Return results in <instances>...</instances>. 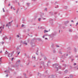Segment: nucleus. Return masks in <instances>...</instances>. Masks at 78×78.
<instances>
[{"label": "nucleus", "instance_id": "f704fd0d", "mask_svg": "<svg viewBox=\"0 0 78 78\" xmlns=\"http://www.w3.org/2000/svg\"><path fill=\"white\" fill-rule=\"evenodd\" d=\"M0 64H1V63H0Z\"/></svg>", "mask_w": 78, "mask_h": 78}, {"label": "nucleus", "instance_id": "473e14b6", "mask_svg": "<svg viewBox=\"0 0 78 78\" xmlns=\"http://www.w3.org/2000/svg\"><path fill=\"white\" fill-rule=\"evenodd\" d=\"M44 19H44L45 20V19Z\"/></svg>", "mask_w": 78, "mask_h": 78}, {"label": "nucleus", "instance_id": "b1692460", "mask_svg": "<svg viewBox=\"0 0 78 78\" xmlns=\"http://www.w3.org/2000/svg\"><path fill=\"white\" fill-rule=\"evenodd\" d=\"M12 6L11 7V9H12Z\"/></svg>", "mask_w": 78, "mask_h": 78}, {"label": "nucleus", "instance_id": "9d476101", "mask_svg": "<svg viewBox=\"0 0 78 78\" xmlns=\"http://www.w3.org/2000/svg\"><path fill=\"white\" fill-rule=\"evenodd\" d=\"M0 61L2 62V58H0Z\"/></svg>", "mask_w": 78, "mask_h": 78}, {"label": "nucleus", "instance_id": "dca6fc26", "mask_svg": "<svg viewBox=\"0 0 78 78\" xmlns=\"http://www.w3.org/2000/svg\"><path fill=\"white\" fill-rule=\"evenodd\" d=\"M24 25L23 24L22 26V27H24Z\"/></svg>", "mask_w": 78, "mask_h": 78}, {"label": "nucleus", "instance_id": "6ab92c4d", "mask_svg": "<svg viewBox=\"0 0 78 78\" xmlns=\"http://www.w3.org/2000/svg\"><path fill=\"white\" fill-rule=\"evenodd\" d=\"M57 47H59V46L57 45Z\"/></svg>", "mask_w": 78, "mask_h": 78}, {"label": "nucleus", "instance_id": "2f4dec72", "mask_svg": "<svg viewBox=\"0 0 78 78\" xmlns=\"http://www.w3.org/2000/svg\"><path fill=\"white\" fill-rule=\"evenodd\" d=\"M4 26H5V25H3V27H4Z\"/></svg>", "mask_w": 78, "mask_h": 78}, {"label": "nucleus", "instance_id": "bb28decb", "mask_svg": "<svg viewBox=\"0 0 78 78\" xmlns=\"http://www.w3.org/2000/svg\"><path fill=\"white\" fill-rule=\"evenodd\" d=\"M59 67H60V69H61V66H60Z\"/></svg>", "mask_w": 78, "mask_h": 78}, {"label": "nucleus", "instance_id": "412c9836", "mask_svg": "<svg viewBox=\"0 0 78 78\" xmlns=\"http://www.w3.org/2000/svg\"><path fill=\"white\" fill-rule=\"evenodd\" d=\"M71 22H73V23L74 22H73V20H72L71 21Z\"/></svg>", "mask_w": 78, "mask_h": 78}, {"label": "nucleus", "instance_id": "1a4fd4ad", "mask_svg": "<svg viewBox=\"0 0 78 78\" xmlns=\"http://www.w3.org/2000/svg\"><path fill=\"white\" fill-rule=\"evenodd\" d=\"M47 8H45V11H47Z\"/></svg>", "mask_w": 78, "mask_h": 78}, {"label": "nucleus", "instance_id": "a878e982", "mask_svg": "<svg viewBox=\"0 0 78 78\" xmlns=\"http://www.w3.org/2000/svg\"><path fill=\"white\" fill-rule=\"evenodd\" d=\"M10 4H9V6H10Z\"/></svg>", "mask_w": 78, "mask_h": 78}, {"label": "nucleus", "instance_id": "4468645a", "mask_svg": "<svg viewBox=\"0 0 78 78\" xmlns=\"http://www.w3.org/2000/svg\"><path fill=\"white\" fill-rule=\"evenodd\" d=\"M45 39H46V40H48V39L47 38H45Z\"/></svg>", "mask_w": 78, "mask_h": 78}, {"label": "nucleus", "instance_id": "4be33fe9", "mask_svg": "<svg viewBox=\"0 0 78 78\" xmlns=\"http://www.w3.org/2000/svg\"><path fill=\"white\" fill-rule=\"evenodd\" d=\"M76 63H75L74 64V66H75V65H76Z\"/></svg>", "mask_w": 78, "mask_h": 78}, {"label": "nucleus", "instance_id": "e433bc0d", "mask_svg": "<svg viewBox=\"0 0 78 78\" xmlns=\"http://www.w3.org/2000/svg\"><path fill=\"white\" fill-rule=\"evenodd\" d=\"M68 78H69V77H68Z\"/></svg>", "mask_w": 78, "mask_h": 78}, {"label": "nucleus", "instance_id": "4c0bfd02", "mask_svg": "<svg viewBox=\"0 0 78 78\" xmlns=\"http://www.w3.org/2000/svg\"><path fill=\"white\" fill-rule=\"evenodd\" d=\"M77 69H78V68H77Z\"/></svg>", "mask_w": 78, "mask_h": 78}, {"label": "nucleus", "instance_id": "39448f33", "mask_svg": "<svg viewBox=\"0 0 78 78\" xmlns=\"http://www.w3.org/2000/svg\"><path fill=\"white\" fill-rule=\"evenodd\" d=\"M24 44L25 45H27V43H24Z\"/></svg>", "mask_w": 78, "mask_h": 78}, {"label": "nucleus", "instance_id": "7ed1b4c3", "mask_svg": "<svg viewBox=\"0 0 78 78\" xmlns=\"http://www.w3.org/2000/svg\"><path fill=\"white\" fill-rule=\"evenodd\" d=\"M4 28V27H3V28H2V27H0V30H3V29Z\"/></svg>", "mask_w": 78, "mask_h": 78}, {"label": "nucleus", "instance_id": "f8f14e48", "mask_svg": "<svg viewBox=\"0 0 78 78\" xmlns=\"http://www.w3.org/2000/svg\"><path fill=\"white\" fill-rule=\"evenodd\" d=\"M78 23H76V26H77V25H78Z\"/></svg>", "mask_w": 78, "mask_h": 78}, {"label": "nucleus", "instance_id": "9b49d317", "mask_svg": "<svg viewBox=\"0 0 78 78\" xmlns=\"http://www.w3.org/2000/svg\"><path fill=\"white\" fill-rule=\"evenodd\" d=\"M17 37H19V35H17Z\"/></svg>", "mask_w": 78, "mask_h": 78}, {"label": "nucleus", "instance_id": "2eb2a0df", "mask_svg": "<svg viewBox=\"0 0 78 78\" xmlns=\"http://www.w3.org/2000/svg\"><path fill=\"white\" fill-rule=\"evenodd\" d=\"M3 12H5V10H4V9H3Z\"/></svg>", "mask_w": 78, "mask_h": 78}, {"label": "nucleus", "instance_id": "6e6552de", "mask_svg": "<svg viewBox=\"0 0 78 78\" xmlns=\"http://www.w3.org/2000/svg\"><path fill=\"white\" fill-rule=\"evenodd\" d=\"M55 69H56V70H58V67H55Z\"/></svg>", "mask_w": 78, "mask_h": 78}, {"label": "nucleus", "instance_id": "f257e3e1", "mask_svg": "<svg viewBox=\"0 0 78 78\" xmlns=\"http://www.w3.org/2000/svg\"><path fill=\"white\" fill-rule=\"evenodd\" d=\"M12 54H10L8 56L9 57H12Z\"/></svg>", "mask_w": 78, "mask_h": 78}, {"label": "nucleus", "instance_id": "c9c22d12", "mask_svg": "<svg viewBox=\"0 0 78 78\" xmlns=\"http://www.w3.org/2000/svg\"><path fill=\"white\" fill-rule=\"evenodd\" d=\"M2 44H3V42L2 43Z\"/></svg>", "mask_w": 78, "mask_h": 78}, {"label": "nucleus", "instance_id": "5701e85b", "mask_svg": "<svg viewBox=\"0 0 78 78\" xmlns=\"http://www.w3.org/2000/svg\"><path fill=\"white\" fill-rule=\"evenodd\" d=\"M6 76H8V75L7 74L6 75Z\"/></svg>", "mask_w": 78, "mask_h": 78}, {"label": "nucleus", "instance_id": "0eeeda50", "mask_svg": "<svg viewBox=\"0 0 78 78\" xmlns=\"http://www.w3.org/2000/svg\"><path fill=\"white\" fill-rule=\"evenodd\" d=\"M12 22H13V20H12L10 22H9V24H10V23H12Z\"/></svg>", "mask_w": 78, "mask_h": 78}, {"label": "nucleus", "instance_id": "f03ea898", "mask_svg": "<svg viewBox=\"0 0 78 78\" xmlns=\"http://www.w3.org/2000/svg\"><path fill=\"white\" fill-rule=\"evenodd\" d=\"M46 32L47 33V32H48V30H44V33H46Z\"/></svg>", "mask_w": 78, "mask_h": 78}, {"label": "nucleus", "instance_id": "58836bf2", "mask_svg": "<svg viewBox=\"0 0 78 78\" xmlns=\"http://www.w3.org/2000/svg\"><path fill=\"white\" fill-rule=\"evenodd\" d=\"M65 72H66V71H65Z\"/></svg>", "mask_w": 78, "mask_h": 78}, {"label": "nucleus", "instance_id": "c85d7f7f", "mask_svg": "<svg viewBox=\"0 0 78 78\" xmlns=\"http://www.w3.org/2000/svg\"><path fill=\"white\" fill-rule=\"evenodd\" d=\"M70 26H72V25L70 24Z\"/></svg>", "mask_w": 78, "mask_h": 78}, {"label": "nucleus", "instance_id": "393cba45", "mask_svg": "<svg viewBox=\"0 0 78 78\" xmlns=\"http://www.w3.org/2000/svg\"><path fill=\"white\" fill-rule=\"evenodd\" d=\"M0 53H2V51H1L0 52Z\"/></svg>", "mask_w": 78, "mask_h": 78}, {"label": "nucleus", "instance_id": "f3484780", "mask_svg": "<svg viewBox=\"0 0 78 78\" xmlns=\"http://www.w3.org/2000/svg\"><path fill=\"white\" fill-rule=\"evenodd\" d=\"M20 53V51H19V52H18V55H19V54Z\"/></svg>", "mask_w": 78, "mask_h": 78}, {"label": "nucleus", "instance_id": "c756f323", "mask_svg": "<svg viewBox=\"0 0 78 78\" xmlns=\"http://www.w3.org/2000/svg\"><path fill=\"white\" fill-rule=\"evenodd\" d=\"M77 1L76 2V3H77Z\"/></svg>", "mask_w": 78, "mask_h": 78}, {"label": "nucleus", "instance_id": "a211bd4d", "mask_svg": "<svg viewBox=\"0 0 78 78\" xmlns=\"http://www.w3.org/2000/svg\"><path fill=\"white\" fill-rule=\"evenodd\" d=\"M44 37H45V36H43V38H44Z\"/></svg>", "mask_w": 78, "mask_h": 78}, {"label": "nucleus", "instance_id": "cd10ccee", "mask_svg": "<svg viewBox=\"0 0 78 78\" xmlns=\"http://www.w3.org/2000/svg\"><path fill=\"white\" fill-rule=\"evenodd\" d=\"M6 71H5V72H6Z\"/></svg>", "mask_w": 78, "mask_h": 78}, {"label": "nucleus", "instance_id": "ddd939ff", "mask_svg": "<svg viewBox=\"0 0 78 78\" xmlns=\"http://www.w3.org/2000/svg\"><path fill=\"white\" fill-rule=\"evenodd\" d=\"M13 59H14V58H12V61H13Z\"/></svg>", "mask_w": 78, "mask_h": 78}, {"label": "nucleus", "instance_id": "7c9ffc66", "mask_svg": "<svg viewBox=\"0 0 78 78\" xmlns=\"http://www.w3.org/2000/svg\"><path fill=\"white\" fill-rule=\"evenodd\" d=\"M0 32H2V30H1V31H0Z\"/></svg>", "mask_w": 78, "mask_h": 78}, {"label": "nucleus", "instance_id": "aec40b11", "mask_svg": "<svg viewBox=\"0 0 78 78\" xmlns=\"http://www.w3.org/2000/svg\"><path fill=\"white\" fill-rule=\"evenodd\" d=\"M16 27H18V25H16Z\"/></svg>", "mask_w": 78, "mask_h": 78}, {"label": "nucleus", "instance_id": "423d86ee", "mask_svg": "<svg viewBox=\"0 0 78 78\" xmlns=\"http://www.w3.org/2000/svg\"><path fill=\"white\" fill-rule=\"evenodd\" d=\"M27 6H29L30 5V3H27Z\"/></svg>", "mask_w": 78, "mask_h": 78}, {"label": "nucleus", "instance_id": "72a5a7b5", "mask_svg": "<svg viewBox=\"0 0 78 78\" xmlns=\"http://www.w3.org/2000/svg\"><path fill=\"white\" fill-rule=\"evenodd\" d=\"M18 62H20V61H18Z\"/></svg>", "mask_w": 78, "mask_h": 78}, {"label": "nucleus", "instance_id": "20e7f679", "mask_svg": "<svg viewBox=\"0 0 78 78\" xmlns=\"http://www.w3.org/2000/svg\"><path fill=\"white\" fill-rule=\"evenodd\" d=\"M41 18H40L38 19V21H39V22H40V21H41Z\"/></svg>", "mask_w": 78, "mask_h": 78}]
</instances>
